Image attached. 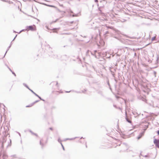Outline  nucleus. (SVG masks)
<instances>
[{
	"instance_id": "nucleus-1",
	"label": "nucleus",
	"mask_w": 159,
	"mask_h": 159,
	"mask_svg": "<svg viewBox=\"0 0 159 159\" xmlns=\"http://www.w3.org/2000/svg\"><path fill=\"white\" fill-rule=\"evenodd\" d=\"M69 13L70 15L73 17H78L81 15V11H80L78 13H75L71 10H70Z\"/></svg>"
},
{
	"instance_id": "nucleus-2",
	"label": "nucleus",
	"mask_w": 159,
	"mask_h": 159,
	"mask_svg": "<svg viewBox=\"0 0 159 159\" xmlns=\"http://www.w3.org/2000/svg\"><path fill=\"white\" fill-rule=\"evenodd\" d=\"M39 3L40 4H41L44 5L45 6H48V7H53V8H57V7H56L55 6L53 5H50L48 4H47L46 3H43V2H39Z\"/></svg>"
},
{
	"instance_id": "nucleus-3",
	"label": "nucleus",
	"mask_w": 159,
	"mask_h": 159,
	"mask_svg": "<svg viewBox=\"0 0 159 159\" xmlns=\"http://www.w3.org/2000/svg\"><path fill=\"white\" fill-rule=\"evenodd\" d=\"M27 30H36V27L35 25H33L31 26H30L27 27Z\"/></svg>"
},
{
	"instance_id": "nucleus-4",
	"label": "nucleus",
	"mask_w": 159,
	"mask_h": 159,
	"mask_svg": "<svg viewBox=\"0 0 159 159\" xmlns=\"http://www.w3.org/2000/svg\"><path fill=\"white\" fill-rule=\"evenodd\" d=\"M153 142L156 147L159 148V139H155Z\"/></svg>"
},
{
	"instance_id": "nucleus-5",
	"label": "nucleus",
	"mask_w": 159,
	"mask_h": 159,
	"mask_svg": "<svg viewBox=\"0 0 159 159\" xmlns=\"http://www.w3.org/2000/svg\"><path fill=\"white\" fill-rule=\"evenodd\" d=\"M47 142V140H46L45 142L43 139H41L40 140V143L41 145L43 147Z\"/></svg>"
},
{
	"instance_id": "nucleus-6",
	"label": "nucleus",
	"mask_w": 159,
	"mask_h": 159,
	"mask_svg": "<svg viewBox=\"0 0 159 159\" xmlns=\"http://www.w3.org/2000/svg\"><path fill=\"white\" fill-rule=\"evenodd\" d=\"M94 1H95V2H96V3H97V5H98V7L99 4L98 3V0H94ZM104 7V5L103 4V5H101L100 6L98 7V10L101 11V9H100L101 8V7Z\"/></svg>"
},
{
	"instance_id": "nucleus-7",
	"label": "nucleus",
	"mask_w": 159,
	"mask_h": 159,
	"mask_svg": "<svg viewBox=\"0 0 159 159\" xmlns=\"http://www.w3.org/2000/svg\"><path fill=\"white\" fill-rule=\"evenodd\" d=\"M144 134V132H143L141 133L140 134H139V136L138 137V139H140V138H141V137L143 136V135Z\"/></svg>"
},
{
	"instance_id": "nucleus-8",
	"label": "nucleus",
	"mask_w": 159,
	"mask_h": 159,
	"mask_svg": "<svg viewBox=\"0 0 159 159\" xmlns=\"http://www.w3.org/2000/svg\"><path fill=\"white\" fill-rule=\"evenodd\" d=\"M105 3V1L104 0H102L101 1H100V3Z\"/></svg>"
},
{
	"instance_id": "nucleus-9",
	"label": "nucleus",
	"mask_w": 159,
	"mask_h": 159,
	"mask_svg": "<svg viewBox=\"0 0 159 159\" xmlns=\"http://www.w3.org/2000/svg\"><path fill=\"white\" fill-rule=\"evenodd\" d=\"M126 120L128 122H129V123H131V121H130V120H129L128 119V118H126Z\"/></svg>"
},
{
	"instance_id": "nucleus-10",
	"label": "nucleus",
	"mask_w": 159,
	"mask_h": 159,
	"mask_svg": "<svg viewBox=\"0 0 159 159\" xmlns=\"http://www.w3.org/2000/svg\"><path fill=\"white\" fill-rule=\"evenodd\" d=\"M155 38H156V37H154L152 38V41L154 40L155 39Z\"/></svg>"
},
{
	"instance_id": "nucleus-11",
	"label": "nucleus",
	"mask_w": 159,
	"mask_h": 159,
	"mask_svg": "<svg viewBox=\"0 0 159 159\" xmlns=\"http://www.w3.org/2000/svg\"><path fill=\"white\" fill-rule=\"evenodd\" d=\"M33 105L32 104V105H30L27 106V107H32L33 106Z\"/></svg>"
},
{
	"instance_id": "nucleus-12",
	"label": "nucleus",
	"mask_w": 159,
	"mask_h": 159,
	"mask_svg": "<svg viewBox=\"0 0 159 159\" xmlns=\"http://www.w3.org/2000/svg\"><path fill=\"white\" fill-rule=\"evenodd\" d=\"M60 6L61 7H63V4H60Z\"/></svg>"
},
{
	"instance_id": "nucleus-13",
	"label": "nucleus",
	"mask_w": 159,
	"mask_h": 159,
	"mask_svg": "<svg viewBox=\"0 0 159 159\" xmlns=\"http://www.w3.org/2000/svg\"><path fill=\"white\" fill-rule=\"evenodd\" d=\"M61 145H62V147H63V149L64 150V147H63V145H62V144L61 143Z\"/></svg>"
},
{
	"instance_id": "nucleus-14",
	"label": "nucleus",
	"mask_w": 159,
	"mask_h": 159,
	"mask_svg": "<svg viewBox=\"0 0 159 159\" xmlns=\"http://www.w3.org/2000/svg\"><path fill=\"white\" fill-rule=\"evenodd\" d=\"M100 20H103L102 19H101ZM103 20H107V19H104Z\"/></svg>"
},
{
	"instance_id": "nucleus-15",
	"label": "nucleus",
	"mask_w": 159,
	"mask_h": 159,
	"mask_svg": "<svg viewBox=\"0 0 159 159\" xmlns=\"http://www.w3.org/2000/svg\"><path fill=\"white\" fill-rule=\"evenodd\" d=\"M157 133L158 135H159V130L157 132Z\"/></svg>"
},
{
	"instance_id": "nucleus-16",
	"label": "nucleus",
	"mask_w": 159,
	"mask_h": 159,
	"mask_svg": "<svg viewBox=\"0 0 159 159\" xmlns=\"http://www.w3.org/2000/svg\"><path fill=\"white\" fill-rule=\"evenodd\" d=\"M45 1H46V2H49V1H47L46 0H44Z\"/></svg>"
},
{
	"instance_id": "nucleus-17",
	"label": "nucleus",
	"mask_w": 159,
	"mask_h": 159,
	"mask_svg": "<svg viewBox=\"0 0 159 159\" xmlns=\"http://www.w3.org/2000/svg\"><path fill=\"white\" fill-rule=\"evenodd\" d=\"M56 85L58 86V82H56Z\"/></svg>"
},
{
	"instance_id": "nucleus-18",
	"label": "nucleus",
	"mask_w": 159,
	"mask_h": 159,
	"mask_svg": "<svg viewBox=\"0 0 159 159\" xmlns=\"http://www.w3.org/2000/svg\"><path fill=\"white\" fill-rule=\"evenodd\" d=\"M108 28H111V29H112V27H107Z\"/></svg>"
},
{
	"instance_id": "nucleus-19",
	"label": "nucleus",
	"mask_w": 159,
	"mask_h": 159,
	"mask_svg": "<svg viewBox=\"0 0 159 159\" xmlns=\"http://www.w3.org/2000/svg\"><path fill=\"white\" fill-rule=\"evenodd\" d=\"M155 20H158V19H155Z\"/></svg>"
},
{
	"instance_id": "nucleus-20",
	"label": "nucleus",
	"mask_w": 159,
	"mask_h": 159,
	"mask_svg": "<svg viewBox=\"0 0 159 159\" xmlns=\"http://www.w3.org/2000/svg\"><path fill=\"white\" fill-rule=\"evenodd\" d=\"M55 20H58V19H57Z\"/></svg>"
},
{
	"instance_id": "nucleus-21",
	"label": "nucleus",
	"mask_w": 159,
	"mask_h": 159,
	"mask_svg": "<svg viewBox=\"0 0 159 159\" xmlns=\"http://www.w3.org/2000/svg\"><path fill=\"white\" fill-rule=\"evenodd\" d=\"M50 129H51V130H52V129L51 128H50Z\"/></svg>"
},
{
	"instance_id": "nucleus-22",
	"label": "nucleus",
	"mask_w": 159,
	"mask_h": 159,
	"mask_svg": "<svg viewBox=\"0 0 159 159\" xmlns=\"http://www.w3.org/2000/svg\"><path fill=\"white\" fill-rule=\"evenodd\" d=\"M29 16H30L31 17V16H30V15H29Z\"/></svg>"
},
{
	"instance_id": "nucleus-23",
	"label": "nucleus",
	"mask_w": 159,
	"mask_h": 159,
	"mask_svg": "<svg viewBox=\"0 0 159 159\" xmlns=\"http://www.w3.org/2000/svg\"><path fill=\"white\" fill-rule=\"evenodd\" d=\"M37 19V20H39V19Z\"/></svg>"
},
{
	"instance_id": "nucleus-24",
	"label": "nucleus",
	"mask_w": 159,
	"mask_h": 159,
	"mask_svg": "<svg viewBox=\"0 0 159 159\" xmlns=\"http://www.w3.org/2000/svg\"><path fill=\"white\" fill-rule=\"evenodd\" d=\"M150 20H152V19H150Z\"/></svg>"
}]
</instances>
